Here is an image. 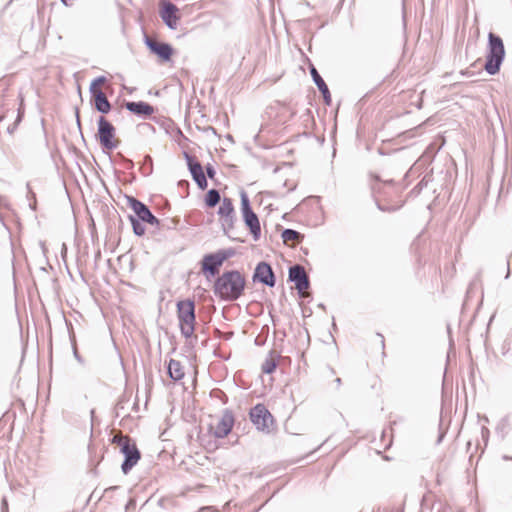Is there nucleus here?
I'll list each match as a JSON object with an SVG mask.
<instances>
[{
  "label": "nucleus",
  "instance_id": "nucleus-1",
  "mask_svg": "<svg viewBox=\"0 0 512 512\" xmlns=\"http://www.w3.org/2000/svg\"><path fill=\"white\" fill-rule=\"evenodd\" d=\"M245 276L236 270L226 271L214 283V293L222 300L234 301L244 292Z\"/></svg>",
  "mask_w": 512,
  "mask_h": 512
},
{
  "label": "nucleus",
  "instance_id": "nucleus-2",
  "mask_svg": "<svg viewBox=\"0 0 512 512\" xmlns=\"http://www.w3.org/2000/svg\"><path fill=\"white\" fill-rule=\"evenodd\" d=\"M112 443L116 444L122 454L125 456V460L122 464V471L127 474L140 460V452L135 442L127 435H122L121 431H118L113 439Z\"/></svg>",
  "mask_w": 512,
  "mask_h": 512
},
{
  "label": "nucleus",
  "instance_id": "nucleus-3",
  "mask_svg": "<svg viewBox=\"0 0 512 512\" xmlns=\"http://www.w3.org/2000/svg\"><path fill=\"white\" fill-rule=\"evenodd\" d=\"M505 48L502 39L490 32L488 35V52L486 56L485 70L490 74H496L503 62Z\"/></svg>",
  "mask_w": 512,
  "mask_h": 512
},
{
  "label": "nucleus",
  "instance_id": "nucleus-4",
  "mask_svg": "<svg viewBox=\"0 0 512 512\" xmlns=\"http://www.w3.org/2000/svg\"><path fill=\"white\" fill-rule=\"evenodd\" d=\"M177 318L181 334L192 338L195 332V304L191 300H182L177 303Z\"/></svg>",
  "mask_w": 512,
  "mask_h": 512
},
{
  "label": "nucleus",
  "instance_id": "nucleus-5",
  "mask_svg": "<svg viewBox=\"0 0 512 512\" xmlns=\"http://www.w3.org/2000/svg\"><path fill=\"white\" fill-rule=\"evenodd\" d=\"M97 140L101 147L106 150H114L120 144L116 128L105 117L101 116L98 120Z\"/></svg>",
  "mask_w": 512,
  "mask_h": 512
},
{
  "label": "nucleus",
  "instance_id": "nucleus-6",
  "mask_svg": "<svg viewBox=\"0 0 512 512\" xmlns=\"http://www.w3.org/2000/svg\"><path fill=\"white\" fill-rule=\"evenodd\" d=\"M251 422L260 431L270 432L274 429L275 420L264 404L255 405L249 413Z\"/></svg>",
  "mask_w": 512,
  "mask_h": 512
},
{
  "label": "nucleus",
  "instance_id": "nucleus-7",
  "mask_svg": "<svg viewBox=\"0 0 512 512\" xmlns=\"http://www.w3.org/2000/svg\"><path fill=\"white\" fill-rule=\"evenodd\" d=\"M234 417L231 412H224L221 416L212 419L209 431L217 438L226 437L232 430Z\"/></svg>",
  "mask_w": 512,
  "mask_h": 512
},
{
  "label": "nucleus",
  "instance_id": "nucleus-8",
  "mask_svg": "<svg viewBox=\"0 0 512 512\" xmlns=\"http://www.w3.org/2000/svg\"><path fill=\"white\" fill-rule=\"evenodd\" d=\"M231 255L232 252L227 250H221L213 254L205 255L201 263L202 271L204 273H209L211 276L216 275L224 261Z\"/></svg>",
  "mask_w": 512,
  "mask_h": 512
},
{
  "label": "nucleus",
  "instance_id": "nucleus-9",
  "mask_svg": "<svg viewBox=\"0 0 512 512\" xmlns=\"http://www.w3.org/2000/svg\"><path fill=\"white\" fill-rule=\"evenodd\" d=\"M160 17L170 29H177L180 20L179 9L171 2H163Z\"/></svg>",
  "mask_w": 512,
  "mask_h": 512
},
{
  "label": "nucleus",
  "instance_id": "nucleus-10",
  "mask_svg": "<svg viewBox=\"0 0 512 512\" xmlns=\"http://www.w3.org/2000/svg\"><path fill=\"white\" fill-rule=\"evenodd\" d=\"M289 277L295 282V287L299 293L306 297L308 296L307 289L309 287V281L304 267L295 265L289 270Z\"/></svg>",
  "mask_w": 512,
  "mask_h": 512
},
{
  "label": "nucleus",
  "instance_id": "nucleus-11",
  "mask_svg": "<svg viewBox=\"0 0 512 512\" xmlns=\"http://www.w3.org/2000/svg\"><path fill=\"white\" fill-rule=\"evenodd\" d=\"M130 208L134 211L137 217L150 225L157 226L159 224L158 219L151 213L148 207L137 199L131 198L129 200Z\"/></svg>",
  "mask_w": 512,
  "mask_h": 512
},
{
  "label": "nucleus",
  "instance_id": "nucleus-12",
  "mask_svg": "<svg viewBox=\"0 0 512 512\" xmlns=\"http://www.w3.org/2000/svg\"><path fill=\"white\" fill-rule=\"evenodd\" d=\"M253 279L270 287L275 285L274 273L271 266L266 262H261L257 265Z\"/></svg>",
  "mask_w": 512,
  "mask_h": 512
},
{
  "label": "nucleus",
  "instance_id": "nucleus-13",
  "mask_svg": "<svg viewBox=\"0 0 512 512\" xmlns=\"http://www.w3.org/2000/svg\"><path fill=\"white\" fill-rule=\"evenodd\" d=\"M187 160H188V166H189L190 172L193 176V179L195 180V182L197 183L199 188H201L203 190L206 189L208 183H207V179L203 172V168H202L201 164L199 162L195 161L192 157H190L188 155H187Z\"/></svg>",
  "mask_w": 512,
  "mask_h": 512
},
{
  "label": "nucleus",
  "instance_id": "nucleus-14",
  "mask_svg": "<svg viewBox=\"0 0 512 512\" xmlns=\"http://www.w3.org/2000/svg\"><path fill=\"white\" fill-rule=\"evenodd\" d=\"M125 107L134 115L142 118L151 117L155 112V108L152 105L143 101L127 102Z\"/></svg>",
  "mask_w": 512,
  "mask_h": 512
},
{
  "label": "nucleus",
  "instance_id": "nucleus-15",
  "mask_svg": "<svg viewBox=\"0 0 512 512\" xmlns=\"http://www.w3.org/2000/svg\"><path fill=\"white\" fill-rule=\"evenodd\" d=\"M145 44L161 59L167 61L172 55V48L169 44L157 42L149 37L145 38Z\"/></svg>",
  "mask_w": 512,
  "mask_h": 512
},
{
  "label": "nucleus",
  "instance_id": "nucleus-16",
  "mask_svg": "<svg viewBox=\"0 0 512 512\" xmlns=\"http://www.w3.org/2000/svg\"><path fill=\"white\" fill-rule=\"evenodd\" d=\"M243 216L245 224L249 227L253 235L257 237L261 231L260 223L257 215L250 209L246 201L244 202Z\"/></svg>",
  "mask_w": 512,
  "mask_h": 512
},
{
  "label": "nucleus",
  "instance_id": "nucleus-17",
  "mask_svg": "<svg viewBox=\"0 0 512 512\" xmlns=\"http://www.w3.org/2000/svg\"><path fill=\"white\" fill-rule=\"evenodd\" d=\"M234 214V206L233 202L230 198H223L219 209H218V215L221 219H223L225 222L232 221Z\"/></svg>",
  "mask_w": 512,
  "mask_h": 512
},
{
  "label": "nucleus",
  "instance_id": "nucleus-18",
  "mask_svg": "<svg viewBox=\"0 0 512 512\" xmlns=\"http://www.w3.org/2000/svg\"><path fill=\"white\" fill-rule=\"evenodd\" d=\"M168 374L174 381L181 380L185 375L184 365L175 359H171L168 364Z\"/></svg>",
  "mask_w": 512,
  "mask_h": 512
},
{
  "label": "nucleus",
  "instance_id": "nucleus-19",
  "mask_svg": "<svg viewBox=\"0 0 512 512\" xmlns=\"http://www.w3.org/2000/svg\"><path fill=\"white\" fill-rule=\"evenodd\" d=\"M282 238L285 244H289L294 246L296 243H299L302 239V236L299 232L291 229H286L282 233Z\"/></svg>",
  "mask_w": 512,
  "mask_h": 512
},
{
  "label": "nucleus",
  "instance_id": "nucleus-20",
  "mask_svg": "<svg viewBox=\"0 0 512 512\" xmlns=\"http://www.w3.org/2000/svg\"><path fill=\"white\" fill-rule=\"evenodd\" d=\"M311 75L318 89L322 93V96H330L328 86L314 67L311 68Z\"/></svg>",
  "mask_w": 512,
  "mask_h": 512
},
{
  "label": "nucleus",
  "instance_id": "nucleus-21",
  "mask_svg": "<svg viewBox=\"0 0 512 512\" xmlns=\"http://www.w3.org/2000/svg\"><path fill=\"white\" fill-rule=\"evenodd\" d=\"M106 81V78L103 76H100L96 79H94L90 84V92L91 96H105V94L100 89V86L103 85Z\"/></svg>",
  "mask_w": 512,
  "mask_h": 512
},
{
  "label": "nucleus",
  "instance_id": "nucleus-22",
  "mask_svg": "<svg viewBox=\"0 0 512 512\" xmlns=\"http://www.w3.org/2000/svg\"><path fill=\"white\" fill-rule=\"evenodd\" d=\"M220 194L217 190L211 189L205 196V204L209 208L215 207L220 202Z\"/></svg>",
  "mask_w": 512,
  "mask_h": 512
},
{
  "label": "nucleus",
  "instance_id": "nucleus-23",
  "mask_svg": "<svg viewBox=\"0 0 512 512\" xmlns=\"http://www.w3.org/2000/svg\"><path fill=\"white\" fill-rule=\"evenodd\" d=\"M95 107L102 113H108L110 111L111 105L108 102V98H95Z\"/></svg>",
  "mask_w": 512,
  "mask_h": 512
},
{
  "label": "nucleus",
  "instance_id": "nucleus-24",
  "mask_svg": "<svg viewBox=\"0 0 512 512\" xmlns=\"http://www.w3.org/2000/svg\"><path fill=\"white\" fill-rule=\"evenodd\" d=\"M276 369V362L275 360L270 357L266 359L262 365V371L264 373L270 374Z\"/></svg>",
  "mask_w": 512,
  "mask_h": 512
},
{
  "label": "nucleus",
  "instance_id": "nucleus-25",
  "mask_svg": "<svg viewBox=\"0 0 512 512\" xmlns=\"http://www.w3.org/2000/svg\"><path fill=\"white\" fill-rule=\"evenodd\" d=\"M130 220L135 234L142 236L145 233V228L134 217H130Z\"/></svg>",
  "mask_w": 512,
  "mask_h": 512
},
{
  "label": "nucleus",
  "instance_id": "nucleus-26",
  "mask_svg": "<svg viewBox=\"0 0 512 512\" xmlns=\"http://www.w3.org/2000/svg\"><path fill=\"white\" fill-rule=\"evenodd\" d=\"M206 171L209 178L213 179L215 177L216 172L211 166H208Z\"/></svg>",
  "mask_w": 512,
  "mask_h": 512
},
{
  "label": "nucleus",
  "instance_id": "nucleus-27",
  "mask_svg": "<svg viewBox=\"0 0 512 512\" xmlns=\"http://www.w3.org/2000/svg\"><path fill=\"white\" fill-rule=\"evenodd\" d=\"M325 100H326V104H327V105H330V100H331V98H330V97H327V98H325Z\"/></svg>",
  "mask_w": 512,
  "mask_h": 512
},
{
  "label": "nucleus",
  "instance_id": "nucleus-28",
  "mask_svg": "<svg viewBox=\"0 0 512 512\" xmlns=\"http://www.w3.org/2000/svg\"><path fill=\"white\" fill-rule=\"evenodd\" d=\"M65 5H67V0H61Z\"/></svg>",
  "mask_w": 512,
  "mask_h": 512
}]
</instances>
